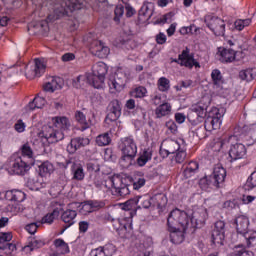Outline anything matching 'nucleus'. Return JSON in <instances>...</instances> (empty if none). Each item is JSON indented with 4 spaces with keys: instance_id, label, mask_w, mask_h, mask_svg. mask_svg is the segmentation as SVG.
Returning <instances> with one entry per match:
<instances>
[{
    "instance_id": "obj_1",
    "label": "nucleus",
    "mask_w": 256,
    "mask_h": 256,
    "mask_svg": "<svg viewBox=\"0 0 256 256\" xmlns=\"http://www.w3.org/2000/svg\"><path fill=\"white\" fill-rule=\"evenodd\" d=\"M52 123L53 126L43 127L42 137L50 144L59 143L65 139L63 131H69L71 122L65 116H57L52 118Z\"/></svg>"
},
{
    "instance_id": "obj_2",
    "label": "nucleus",
    "mask_w": 256,
    "mask_h": 256,
    "mask_svg": "<svg viewBox=\"0 0 256 256\" xmlns=\"http://www.w3.org/2000/svg\"><path fill=\"white\" fill-rule=\"evenodd\" d=\"M227 170L221 164L214 166L213 172L209 176H204L199 181L201 189H221L225 185Z\"/></svg>"
},
{
    "instance_id": "obj_3",
    "label": "nucleus",
    "mask_w": 256,
    "mask_h": 256,
    "mask_svg": "<svg viewBox=\"0 0 256 256\" xmlns=\"http://www.w3.org/2000/svg\"><path fill=\"white\" fill-rule=\"evenodd\" d=\"M87 7V1L85 0H63L59 4L54 6L55 19H61V17H69L73 11H79Z\"/></svg>"
},
{
    "instance_id": "obj_4",
    "label": "nucleus",
    "mask_w": 256,
    "mask_h": 256,
    "mask_svg": "<svg viewBox=\"0 0 256 256\" xmlns=\"http://www.w3.org/2000/svg\"><path fill=\"white\" fill-rule=\"evenodd\" d=\"M167 227L170 229H175L179 227L183 231L191 228V215L186 211L180 210L179 208L173 209L167 218Z\"/></svg>"
},
{
    "instance_id": "obj_5",
    "label": "nucleus",
    "mask_w": 256,
    "mask_h": 256,
    "mask_svg": "<svg viewBox=\"0 0 256 256\" xmlns=\"http://www.w3.org/2000/svg\"><path fill=\"white\" fill-rule=\"evenodd\" d=\"M234 225H236L238 235L244 237L246 247H253L256 243V231L249 229V218L245 215H239L234 219Z\"/></svg>"
},
{
    "instance_id": "obj_6",
    "label": "nucleus",
    "mask_w": 256,
    "mask_h": 256,
    "mask_svg": "<svg viewBox=\"0 0 256 256\" xmlns=\"http://www.w3.org/2000/svg\"><path fill=\"white\" fill-rule=\"evenodd\" d=\"M122 156L120 158V164L122 167H129L133 163V159L137 157V143L131 137H125L120 144Z\"/></svg>"
},
{
    "instance_id": "obj_7",
    "label": "nucleus",
    "mask_w": 256,
    "mask_h": 256,
    "mask_svg": "<svg viewBox=\"0 0 256 256\" xmlns=\"http://www.w3.org/2000/svg\"><path fill=\"white\" fill-rule=\"evenodd\" d=\"M111 185V193L114 197H127L131 191L129 190V185L123 182V178L119 175H114L108 178Z\"/></svg>"
},
{
    "instance_id": "obj_8",
    "label": "nucleus",
    "mask_w": 256,
    "mask_h": 256,
    "mask_svg": "<svg viewBox=\"0 0 256 256\" xmlns=\"http://www.w3.org/2000/svg\"><path fill=\"white\" fill-rule=\"evenodd\" d=\"M172 63H177L180 67H186L187 69H193V67H196V69L201 68V64L195 60V56L191 54V51L187 47L178 55V59L172 60Z\"/></svg>"
},
{
    "instance_id": "obj_9",
    "label": "nucleus",
    "mask_w": 256,
    "mask_h": 256,
    "mask_svg": "<svg viewBox=\"0 0 256 256\" xmlns=\"http://www.w3.org/2000/svg\"><path fill=\"white\" fill-rule=\"evenodd\" d=\"M204 22L216 37L225 36V21L223 19L208 15L205 17Z\"/></svg>"
},
{
    "instance_id": "obj_10",
    "label": "nucleus",
    "mask_w": 256,
    "mask_h": 256,
    "mask_svg": "<svg viewBox=\"0 0 256 256\" xmlns=\"http://www.w3.org/2000/svg\"><path fill=\"white\" fill-rule=\"evenodd\" d=\"M121 101L118 99L112 100L108 106H107V115L105 118V123L107 125H117V121L119 120V117H121Z\"/></svg>"
},
{
    "instance_id": "obj_11",
    "label": "nucleus",
    "mask_w": 256,
    "mask_h": 256,
    "mask_svg": "<svg viewBox=\"0 0 256 256\" xmlns=\"http://www.w3.org/2000/svg\"><path fill=\"white\" fill-rule=\"evenodd\" d=\"M225 222L224 221H217L214 224V228L211 233V241L215 247H223L225 245Z\"/></svg>"
},
{
    "instance_id": "obj_12",
    "label": "nucleus",
    "mask_w": 256,
    "mask_h": 256,
    "mask_svg": "<svg viewBox=\"0 0 256 256\" xmlns=\"http://www.w3.org/2000/svg\"><path fill=\"white\" fill-rule=\"evenodd\" d=\"M33 160H25V157H17L11 164V171L15 175H25L31 167H33Z\"/></svg>"
},
{
    "instance_id": "obj_13",
    "label": "nucleus",
    "mask_w": 256,
    "mask_h": 256,
    "mask_svg": "<svg viewBox=\"0 0 256 256\" xmlns=\"http://www.w3.org/2000/svg\"><path fill=\"white\" fill-rule=\"evenodd\" d=\"M91 143V140L87 137H74L70 140L69 144L66 147L67 153L69 155H75L79 149H83V147H87Z\"/></svg>"
},
{
    "instance_id": "obj_14",
    "label": "nucleus",
    "mask_w": 256,
    "mask_h": 256,
    "mask_svg": "<svg viewBox=\"0 0 256 256\" xmlns=\"http://www.w3.org/2000/svg\"><path fill=\"white\" fill-rule=\"evenodd\" d=\"M110 51L109 47L100 40H94L90 43V53L99 59H107Z\"/></svg>"
},
{
    "instance_id": "obj_15",
    "label": "nucleus",
    "mask_w": 256,
    "mask_h": 256,
    "mask_svg": "<svg viewBox=\"0 0 256 256\" xmlns=\"http://www.w3.org/2000/svg\"><path fill=\"white\" fill-rule=\"evenodd\" d=\"M204 124L205 129L210 131L219 129L221 127V113H219V109L214 108L209 112Z\"/></svg>"
},
{
    "instance_id": "obj_16",
    "label": "nucleus",
    "mask_w": 256,
    "mask_h": 256,
    "mask_svg": "<svg viewBox=\"0 0 256 256\" xmlns=\"http://www.w3.org/2000/svg\"><path fill=\"white\" fill-rule=\"evenodd\" d=\"M125 83H127V74L121 70L115 72L114 76L110 77L108 81L110 89H115V91L123 89V87H125Z\"/></svg>"
},
{
    "instance_id": "obj_17",
    "label": "nucleus",
    "mask_w": 256,
    "mask_h": 256,
    "mask_svg": "<svg viewBox=\"0 0 256 256\" xmlns=\"http://www.w3.org/2000/svg\"><path fill=\"white\" fill-rule=\"evenodd\" d=\"M247 155V148L242 143H236L231 145L229 149V162L238 161V159H243Z\"/></svg>"
},
{
    "instance_id": "obj_18",
    "label": "nucleus",
    "mask_w": 256,
    "mask_h": 256,
    "mask_svg": "<svg viewBox=\"0 0 256 256\" xmlns=\"http://www.w3.org/2000/svg\"><path fill=\"white\" fill-rule=\"evenodd\" d=\"M206 212L203 209H197L190 214L191 228L201 229L205 225Z\"/></svg>"
},
{
    "instance_id": "obj_19",
    "label": "nucleus",
    "mask_w": 256,
    "mask_h": 256,
    "mask_svg": "<svg viewBox=\"0 0 256 256\" xmlns=\"http://www.w3.org/2000/svg\"><path fill=\"white\" fill-rule=\"evenodd\" d=\"M69 165H71L72 179H74V181H83V179H85V170L83 169V166L71 160H66L64 169H67V166Z\"/></svg>"
},
{
    "instance_id": "obj_20",
    "label": "nucleus",
    "mask_w": 256,
    "mask_h": 256,
    "mask_svg": "<svg viewBox=\"0 0 256 256\" xmlns=\"http://www.w3.org/2000/svg\"><path fill=\"white\" fill-rule=\"evenodd\" d=\"M168 231L170 233V241L174 245H181L183 241H185V231L180 227L171 228L168 227Z\"/></svg>"
},
{
    "instance_id": "obj_21",
    "label": "nucleus",
    "mask_w": 256,
    "mask_h": 256,
    "mask_svg": "<svg viewBox=\"0 0 256 256\" xmlns=\"http://www.w3.org/2000/svg\"><path fill=\"white\" fill-rule=\"evenodd\" d=\"M218 53L220 55L221 63H233L235 56L237 55V51H235V49L225 47H219Z\"/></svg>"
},
{
    "instance_id": "obj_22",
    "label": "nucleus",
    "mask_w": 256,
    "mask_h": 256,
    "mask_svg": "<svg viewBox=\"0 0 256 256\" xmlns=\"http://www.w3.org/2000/svg\"><path fill=\"white\" fill-rule=\"evenodd\" d=\"M75 217H77V211L75 210L68 209L62 213L61 219L65 223L62 233L69 229L71 225H75Z\"/></svg>"
},
{
    "instance_id": "obj_23",
    "label": "nucleus",
    "mask_w": 256,
    "mask_h": 256,
    "mask_svg": "<svg viewBox=\"0 0 256 256\" xmlns=\"http://www.w3.org/2000/svg\"><path fill=\"white\" fill-rule=\"evenodd\" d=\"M34 66L33 68L28 72L29 79H33V77H41L43 73H45L46 66L45 64L41 61V59L36 58L34 60Z\"/></svg>"
},
{
    "instance_id": "obj_24",
    "label": "nucleus",
    "mask_w": 256,
    "mask_h": 256,
    "mask_svg": "<svg viewBox=\"0 0 256 256\" xmlns=\"http://www.w3.org/2000/svg\"><path fill=\"white\" fill-rule=\"evenodd\" d=\"M75 120L78 123L80 131H87L91 127V119H87V116L81 111L75 112Z\"/></svg>"
},
{
    "instance_id": "obj_25",
    "label": "nucleus",
    "mask_w": 256,
    "mask_h": 256,
    "mask_svg": "<svg viewBox=\"0 0 256 256\" xmlns=\"http://www.w3.org/2000/svg\"><path fill=\"white\" fill-rule=\"evenodd\" d=\"M86 79L89 85H92L94 89H103V86L105 85V76L91 73L87 75Z\"/></svg>"
},
{
    "instance_id": "obj_26",
    "label": "nucleus",
    "mask_w": 256,
    "mask_h": 256,
    "mask_svg": "<svg viewBox=\"0 0 256 256\" xmlns=\"http://www.w3.org/2000/svg\"><path fill=\"white\" fill-rule=\"evenodd\" d=\"M125 107L129 111H133V115H137L138 117H145L147 113L143 107L135 104V100L133 98L126 101Z\"/></svg>"
},
{
    "instance_id": "obj_27",
    "label": "nucleus",
    "mask_w": 256,
    "mask_h": 256,
    "mask_svg": "<svg viewBox=\"0 0 256 256\" xmlns=\"http://www.w3.org/2000/svg\"><path fill=\"white\" fill-rule=\"evenodd\" d=\"M6 197L9 201H15L16 203H23L26 199L25 192L21 190H8L6 192Z\"/></svg>"
},
{
    "instance_id": "obj_28",
    "label": "nucleus",
    "mask_w": 256,
    "mask_h": 256,
    "mask_svg": "<svg viewBox=\"0 0 256 256\" xmlns=\"http://www.w3.org/2000/svg\"><path fill=\"white\" fill-rule=\"evenodd\" d=\"M153 158V151L151 149H145L137 158V165L139 167H145L149 161Z\"/></svg>"
},
{
    "instance_id": "obj_29",
    "label": "nucleus",
    "mask_w": 256,
    "mask_h": 256,
    "mask_svg": "<svg viewBox=\"0 0 256 256\" xmlns=\"http://www.w3.org/2000/svg\"><path fill=\"white\" fill-rule=\"evenodd\" d=\"M152 207L163 209L167 205V196L163 193L155 194L151 197Z\"/></svg>"
},
{
    "instance_id": "obj_30",
    "label": "nucleus",
    "mask_w": 256,
    "mask_h": 256,
    "mask_svg": "<svg viewBox=\"0 0 256 256\" xmlns=\"http://www.w3.org/2000/svg\"><path fill=\"white\" fill-rule=\"evenodd\" d=\"M199 169V163L196 161H191L183 170L182 175L184 179H189L197 173V170Z\"/></svg>"
},
{
    "instance_id": "obj_31",
    "label": "nucleus",
    "mask_w": 256,
    "mask_h": 256,
    "mask_svg": "<svg viewBox=\"0 0 256 256\" xmlns=\"http://www.w3.org/2000/svg\"><path fill=\"white\" fill-rule=\"evenodd\" d=\"M170 114H171V104L167 102L160 104L155 110V115L157 119H161V117H167V115H170Z\"/></svg>"
},
{
    "instance_id": "obj_32",
    "label": "nucleus",
    "mask_w": 256,
    "mask_h": 256,
    "mask_svg": "<svg viewBox=\"0 0 256 256\" xmlns=\"http://www.w3.org/2000/svg\"><path fill=\"white\" fill-rule=\"evenodd\" d=\"M108 71L109 68L107 67V64H105V62H98L92 66V73L95 75L105 77Z\"/></svg>"
},
{
    "instance_id": "obj_33",
    "label": "nucleus",
    "mask_w": 256,
    "mask_h": 256,
    "mask_svg": "<svg viewBox=\"0 0 256 256\" xmlns=\"http://www.w3.org/2000/svg\"><path fill=\"white\" fill-rule=\"evenodd\" d=\"M133 180V189H135L136 191H138V189H141V187H143L145 185V177L143 176V172H135L134 176L132 178Z\"/></svg>"
},
{
    "instance_id": "obj_34",
    "label": "nucleus",
    "mask_w": 256,
    "mask_h": 256,
    "mask_svg": "<svg viewBox=\"0 0 256 256\" xmlns=\"http://www.w3.org/2000/svg\"><path fill=\"white\" fill-rule=\"evenodd\" d=\"M54 171L55 167L49 161H45L39 166L40 177H45V175H51V173H53Z\"/></svg>"
},
{
    "instance_id": "obj_35",
    "label": "nucleus",
    "mask_w": 256,
    "mask_h": 256,
    "mask_svg": "<svg viewBox=\"0 0 256 256\" xmlns=\"http://www.w3.org/2000/svg\"><path fill=\"white\" fill-rule=\"evenodd\" d=\"M45 240L30 238L28 245L24 247V249H30V251H35V249H41V247H45Z\"/></svg>"
},
{
    "instance_id": "obj_36",
    "label": "nucleus",
    "mask_w": 256,
    "mask_h": 256,
    "mask_svg": "<svg viewBox=\"0 0 256 256\" xmlns=\"http://www.w3.org/2000/svg\"><path fill=\"white\" fill-rule=\"evenodd\" d=\"M21 153H22V156L20 157H25V161L32 160V164L35 165V158H33V149H31V146L29 145V143L22 145Z\"/></svg>"
},
{
    "instance_id": "obj_37",
    "label": "nucleus",
    "mask_w": 256,
    "mask_h": 256,
    "mask_svg": "<svg viewBox=\"0 0 256 256\" xmlns=\"http://www.w3.org/2000/svg\"><path fill=\"white\" fill-rule=\"evenodd\" d=\"M163 145L170 155H175V153L178 152L179 149L181 148L179 142L175 140H166Z\"/></svg>"
},
{
    "instance_id": "obj_38",
    "label": "nucleus",
    "mask_w": 256,
    "mask_h": 256,
    "mask_svg": "<svg viewBox=\"0 0 256 256\" xmlns=\"http://www.w3.org/2000/svg\"><path fill=\"white\" fill-rule=\"evenodd\" d=\"M96 143L99 147H107V145H111V136L108 132L100 134L96 137Z\"/></svg>"
},
{
    "instance_id": "obj_39",
    "label": "nucleus",
    "mask_w": 256,
    "mask_h": 256,
    "mask_svg": "<svg viewBox=\"0 0 256 256\" xmlns=\"http://www.w3.org/2000/svg\"><path fill=\"white\" fill-rule=\"evenodd\" d=\"M54 245H55L57 251H60V253L62 255H65V254L69 253V244H67L65 242V240L60 239V238L56 239L54 241Z\"/></svg>"
},
{
    "instance_id": "obj_40",
    "label": "nucleus",
    "mask_w": 256,
    "mask_h": 256,
    "mask_svg": "<svg viewBox=\"0 0 256 256\" xmlns=\"http://www.w3.org/2000/svg\"><path fill=\"white\" fill-rule=\"evenodd\" d=\"M239 79H241V81H247V83H249V81H253V79H255L253 69L248 68L245 70H241L239 72Z\"/></svg>"
},
{
    "instance_id": "obj_41",
    "label": "nucleus",
    "mask_w": 256,
    "mask_h": 256,
    "mask_svg": "<svg viewBox=\"0 0 256 256\" xmlns=\"http://www.w3.org/2000/svg\"><path fill=\"white\" fill-rule=\"evenodd\" d=\"M147 95V88L143 86H138L130 91V96L134 99H143Z\"/></svg>"
},
{
    "instance_id": "obj_42",
    "label": "nucleus",
    "mask_w": 256,
    "mask_h": 256,
    "mask_svg": "<svg viewBox=\"0 0 256 256\" xmlns=\"http://www.w3.org/2000/svg\"><path fill=\"white\" fill-rule=\"evenodd\" d=\"M211 77L215 87H221L223 83H225L223 80V75H221V71H219V69L213 70Z\"/></svg>"
},
{
    "instance_id": "obj_43",
    "label": "nucleus",
    "mask_w": 256,
    "mask_h": 256,
    "mask_svg": "<svg viewBox=\"0 0 256 256\" xmlns=\"http://www.w3.org/2000/svg\"><path fill=\"white\" fill-rule=\"evenodd\" d=\"M149 3H144L140 8L138 15L139 17H147V19H151L153 17V8L149 7Z\"/></svg>"
},
{
    "instance_id": "obj_44",
    "label": "nucleus",
    "mask_w": 256,
    "mask_h": 256,
    "mask_svg": "<svg viewBox=\"0 0 256 256\" xmlns=\"http://www.w3.org/2000/svg\"><path fill=\"white\" fill-rule=\"evenodd\" d=\"M255 125L251 124V125H244V126H237L234 129V132L236 133V135H239V137L243 136V135H249V133H251V131H253Z\"/></svg>"
},
{
    "instance_id": "obj_45",
    "label": "nucleus",
    "mask_w": 256,
    "mask_h": 256,
    "mask_svg": "<svg viewBox=\"0 0 256 256\" xmlns=\"http://www.w3.org/2000/svg\"><path fill=\"white\" fill-rule=\"evenodd\" d=\"M138 203L137 209H149V207H153V201H151V197L149 196H139Z\"/></svg>"
},
{
    "instance_id": "obj_46",
    "label": "nucleus",
    "mask_w": 256,
    "mask_h": 256,
    "mask_svg": "<svg viewBox=\"0 0 256 256\" xmlns=\"http://www.w3.org/2000/svg\"><path fill=\"white\" fill-rule=\"evenodd\" d=\"M139 205V196H136L134 198H130L123 204L124 211H131L132 209H135Z\"/></svg>"
},
{
    "instance_id": "obj_47",
    "label": "nucleus",
    "mask_w": 256,
    "mask_h": 256,
    "mask_svg": "<svg viewBox=\"0 0 256 256\" xmlns=\"http://www.w3.org/2000/svg\"><path fill=\"white\" fill-rule=\"evenodd\" d=\"M13 239L11 232H0V249L5 248V243H9Z\"/></svg>"
},
{
    "instance_id": "obj_48",
    "label": "nucleus",
    "mask_w": 256,
    "mask_h": 256,
    "mask_svg": "<svg viewBox=\"0 0 256 256\" xmlns=\"http://www.w3.org/2000/svg\"><path fill=\"white\" fill-rule=\"evenodd\" d=\"M55 217H59V210L55 209L51 213L46 214L42 218V223H48V225H51L53 221H55Z\"/></svg>"
},
{
    "instance_id": "obj_49",
    "label": "nucleus",
    "mask_w": 256,
    "mask_h": 256,
    "mask_svg": "<svg viewBox=\"0 0 256 256\" xmlns=\"http://www.w3.org/2000/svg\"><path fill=\"white\" fill-rule=\"evenodd\" d=\"M158 85H159V91H162V92H167L169 91V89H171L170 81L165 77H161L158 80Z\"/></svg>"
},
{
    "instance_id": "obj_50",
    "label": "nucleus",
    "mask_w": 256,
    "mask_h": 256,
    "mask_svg": "<svg viewBox=\"0 0 256 256\" xmlns=\"http://www.w3.org/2000/svg\"><path fill=\"white\" fill-rule=\"evenodd\" d=\"M124 13H125V7L123 5L116 6L114 10V18H113L115 23H120L121 17H123Z\"/></svg>"
},
{
    "instance_id": "obj_51",
    "label": "nucleus",
    "mask_w": 256,
    "mask_h": 256,
    "mask_svg": "<svg viewBox=\"0 0 256 256\" xmlns=\"http://www.w3.org/2000/svg\"><path fill=\"white\" fill-rule=\"evenodd\" d=\"M90 202V207L93 212L99 211L105 207V201L103 200H88Z\"/></svg>"
},
{
    "instance_id": "obj_52",
    "label": "nucleus",
    "mask_w": 256,
    "mask_h": 256,
    "mask_svg": "<svg viewBox=\"0 0 256 256\" xmlns=\"http://www.w3.org/2000/svg\"><path fill=\"white\" fill-rule=\"evenodd\" d=\"M239 207V200H227L223 203V208L227 209L228 211H233V209H237Z\"/></svg>"
},
{
    "instance_id": "obj_53",
    "label": "nucleus",
    "mask_w": 256,
    "mask_h": 256,
    "mask_svg": "<svg viewBox=\"0 0 256 256\" xmlns=\"http://www.w3.org/2000/svg\"><path fill=\"white\" fill-rule=\"evenodd\" d=\"M187 159V152L183 148H179V150L176 152L175 161L176 163H183Z\"/></svg>"
},
{
    "instance_id": "obj_54",
    "label": "nucleus",
    "mask_w": 256,
    "mask_h": 256,
    "mask_svg": "<svg viewBox=\"0 0 256 256\" xmlns=\"http://www.w3.org/2000/svg\"><path fill=\"white\" fill-rule=\"evenodd\" d=\"M102 250L105 256H113L115 255V251H117V248L113 244H106L102 247Z\"/></svg>"
},
{
    "instance_id": "obj_55",
    "label": "nucleus",
    "mask_w": 256,
    "mask_h": 256,
    "mask_svg": "<svg viewBox=\"0 0 256 256\" xmlns=\"http://www.w3.org/2000/svg\"><path fill=\"white\" fill-rule=\"evenodd\" d=\"M58 88L61 89V86L56 82V80H52L44 85V91H50L51 93L56 91Z\"/></svg>"
},
{
    "instance_id": "obj_56",
    "label": "nucleus",
    "mask_w": 256,
    "mask_h": 256,
    "mask_svg": "<svg viewBox=\"0 0 256 256\" xmlns=\"http://www.w3.org/2000/svg\"><path fill=\"white\" fill-rule=\"evenodd\" d=\"M207 131H211L207 128H205V123L204 126H200L195 130V134L198 138L200 139H205V137H207Z\"/></svg>"
},
{
    "instance_id": "obj_57",
    "label": "nucleus",
    "mask_w": 256,
    "mask_h": 256,
    "mask_svg": "<svg viewBox=\"0 0 256 256\" xmlns=\"http://www.w3.org/2000/svg\"><path fill=\"white\" fill-rule=\"evenodd\" d=\"M193 85V80H183L176 86L177 91H182V89H189Z\"/></svg>"
},
{
    "instance_id": "obj_58",
    "label": "nucleus",
    "mask_w": 256,
    "mask_h": 256,
    "mask_svg": "<svg viewBox=\"0 0 256 256\" xmlns=\"http://www.w3.org/2000/svg\"><path fill=\"white\" fill-rule=\"evenodd\" d=\"M192 111L197 114V117H200V119H204V117H207V111L202 106H195L193 107Z\"/></svg>"
},
{
    "instance_id": "obj_59",
    "label": "nucleus",
    "mask_w": 256,
    "mask_h": 256,
    "mask_svg": "<svg viewBox=\"0 0 256 256\" xmlns=\"http://www.w3.org/2000/svg\"><path fill=\"white\" fill-rule=\"evenodd\" d=\"M165 125H166V128L168 129V131H170V133H172V135L177 134V124L175 123V121L169 120L166 122Z\"/></svg>"
},
{
    "instance_id": "obj_60",
    "label": "nucleus",
    "mask_w": 256,
    "mask_h": 256,
    "mask_svg": "<svg viewBox=\"0 0 256 256\" xmlns=\"http://www.w3.org/2000/svg\"><path fill=\"white\" fill-rule=\"evenodd\" d=\"M25 127H27V125H25V122H23L21 119L17 120V122L14 124V129L17 131V133H23L25 131Z\"/></svg>"
},
{
    "instance_id": "obj_61",
    "label": "nucleus",
    "mask_w": 256,
    "mask_h": 256,
    "mask_svg": "<svg viewBox=\"0 0 256 256\" xmlns=\"http://www.w3.org/2000/svg\"><path fill=\"white\" fill-rule=\"evenodd\" d=\"M82 81H85V76L79 75L76 78L72 79V86L75 87V89H81Z\"/></svg>"
},
{
    "instance_id": "obj_62",
    "label": "nucleus",
    "mask_w": 256,
    "mask_h": 256,
    "mask_svg": "<svg viewBox=\"0 0 256 256\" xmlns=\"http://www.w3.org/2000/svg\"><path fill=\"white\" fill-rule=\"evenodd\" d=\"M34 103H36L37 109H43V107H45V103H47V100H45L43 97L36 96L34 98Z\"/></svg>"
},
{
    "instance_id": "obj_63",
    "label": "nucleus",
    "mask_w": 256,
    "mask_h": 256,
    "mask_svg": "<svg viewBox=\"0 0 256 256\" xmlns=\"http://www.w3.org/2000/svg\"><path fill=\"white\" fill-rule=\"evenodd\" d=\"M81 211L83 215H86V213H93V208H91V203L89 200L83 203Z\"/></svg>"
},
{
    "instance_id": "obj_64",
    "label": "nucleus",
    "mask_w": 256,
    "mask_h": 256,
    "mask_svg": "<svg viewBox=\"0 0 256 256\" xmlns=\"http://www.w3.org/2000/svg\"><path fill=\"white\" fill-rule=\"evenodd\" d=\"M89 256H105V253L103 252V246L92 249L89 253Z\"/></svg>"
}]
</instances>
